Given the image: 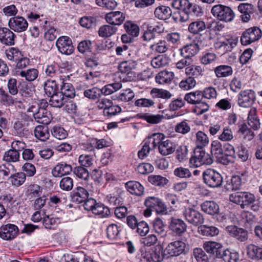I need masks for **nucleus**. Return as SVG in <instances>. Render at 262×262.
Here are the masks:
<instances>
[{
	"label": "nucleus",
	"mask_w": 262,
	"mask_h": 262,
	"mask_svg": "<svg viewBox=\"0 0 262 262\" xmlns=\"http://www.w3.org/2000/svg\"><path fill=\"white\" fill-rule=\"evenodd\" d=\"M28 18L31 20L36 21L38 20L39 25L42 27L45 31L44 37L45 38L49 41H53L57 37L59 34L58 31L54 27L52 26L51 23L47 20H42L40 18V15L31 12L28 14Z\"/></svg>",
	"instance_id": "1"
},
{
	"label": "nucleus",
	"mask_w": 262,
	"mask_h": 262,
	"mask_svg": "<svg viewBox=\"0 0 262 262\" xmlns=\"http://www.w3.org/2000/svg\"><path fill=\"white\" fill-rule=\"evenodd\" d=\"M213 160L209 154L206 153L203 149L195 148L193 155L189 159L191 167H198L203 165H210Z\"/></svg>",
	"instance_id": "2"
},
{
	"label": "nucleus",
	"mask_w": 262,
	"mask_h": 262,
	"mask_svg": "<svg viewBox=\"0 0 262 262\" xmlns=\"http://www.w3.org/2000/svg\"><path fill=\"white\" fill-rule=\"evenodd\" d=\"M211 12L217 19L225 22L232 21L235 17V14L230 7L221 4L213 6Z\"/></svg>",
	"instance_id": "3"
},
{
	"label": "nucleus",
	"mask_w": 262,
	"mask_h": 262,
	"mask_svg": "<svg viewBox=\"0 0 262 262\" xmlns=\"http://www.w3.org/2000/svg\"><path fill=\"white\" fill-rule=\"evenodd\" d=\"M203 179L204 183L211 188L220 187L223 183L221 174L213 169L205 170L203 173Z\"/></svg>",
	"instance_id": "4"
},
{
	"label": "nucleus",
	"mask_w": 262,
	"mask_h": 262,
	"mask_svg": "<svg viewBox=\"0 0 262 262\" xmlns=\"http://www.w3.org/2000/svg\"><path fill=\"white\" fill-rule=\"evenodd\" d=\"M27 112L32 113L35 120L39 123L48 125L51 121L52 115L45 108H38V106L32 105L28 108Z\"/></svg>",
	"instance_id": "5"
},
{
	"label": "nucleus",
	"mask_w": 262,
	"mask_h": 262,
	"mask_svg": "<svg viewBox=\"0 0 262 262\" xmlns=\"http://www.w3.org/2000/svg\"><path fill=\"white\" fill-rule=\"evenodd\" d=\"M261 36V30L257 27H253L246 29L242 33L240 41L242 45L247 46L259 40Z\"/></svg>",
	"instance_id": "6"
},
{
	"label": "nucleus",
	"mask_w": 262,
	"mask_h": 262,
	"mask_svg": "<svg viewBox=\"0 0 262 262\" xmlns=\"http://www.w3.org/2000/svg\"><path fill=\"white\" fill-rule=\"evenodd\" d=\"M229 200L244 208L245 206L253 203L255 201V198L253 194L248 192H237L230 194Z\"/></svg>",
	"instance_id": "7"
},
{
	"label": "nucleus",
	"mask_w": 262,
	"mask_h": 262,
	"mask_svg": "<svg viewBox=\"0 0 262 262\" xmlns=\"http://www.w3.org/2000/svg\"><path fill=\"white\" fill-rule=\"evenodd\" d=\"M238 41L237 37L228 36L216 42L214 47L222 54H224L231 52L236 46Z\"/></svg>",
	"instance_id": "8"
},
{
	"label": "nucleus",
	"mask_w": 262,
	"mask_h": 262,
	"mask_svg": "<svg viewBox=\"0 0 262 262\" xmlns=\"http://www.w3.org/2000/svg\"><path fill=\"white\" fill-rule=\"evenodd\" d=\"M183 215L189 223L193 226H198L204 223L203 215L192 208H186L183 212Z\"/></svg>",
	"instance_id": "9"
},
{
	"label": "nucleus",
	"mask_w": 262,
	"mask_h": 262,
	"mask_svg": "<svg viewBox=\"0 0 262 262\" xmlns=\"http://www.w3.org/2000/svg\"><path fill=\"white\" fill-rule=\"evenodd\" d=\"M86 188L78 186L71 193V201L77 204H80L84 202L89 197L88 191L92 187L91 184H88Z\"/></svg>",
	"instance_id": "10"
},
{
	"label": "nucleus",
	"mask_w": 262,
	"mask_h": 262,
	"mask_svg": "<svg viewBox=\"0 0 262 262\" xmlns=\"http://www.w3.org/2000/svg\"><path fill=\"white\" fill-rule=\"evenodd\" d=\"M186 244L181 240H177L168 244L165 252L169 256H178L185 253Z\"/></svg>",
	"instance_id": "11"
},
{
	"label": "nucleus",
	"mask_w": 262,
	"mask_h": 262,
	"mask_svg": "<svg viewBox=\"0 0 262 262\" xmlns=\"http://www.w3.org/2000/svg\"><path fill=\"white\" fill-rule=\"evenodd\" d=\"M18 227L12 224L3 225L0 227V238L5 241H11L18 234Z\"/></svg>",
	"instance_id": "12"
},
{
	"label": "nucleus",
	"mask_w": 262,
	"mask_h": 262,
	"mask_svg": "<svg viewBox=\"0 0 262 262\" xmlns=\"http://www.w3.org/2000/svg\"><path fill=\"white\" fill-rule=\"evenodd\" d=\"M255 100V94L251 90L241 91L238 94V104L243 107H251Z\"/></svg>",
	"instance_id": "13"
},
{
	"label": "nucleus",
	"mask_w": 262,
	"mask_h": 262,
	"mask_svg": "<svg viewBox=\"0 0 262 262\" xmlns=\"http://www.w3.org/2000/svg\"><path fill=\"white\" fill-rule=\"evenodd\" d=\"M8 26L10 29L17 33H21L27 30L28 23L22 16H14L9 19Z\"/></svg>",
	"instance_id": "14"
},
{
	"label": "nucleus",
	"mask_w": 262,
	"mask_h": 262,
	"mask_svg": "<svg viewBox=\"0 0 262 262\" xmlns=\"http://www.w3.org/2000/svg\"><path fill=\"white\" fill-rule=\"evenodd\" d=\"M56 45L58 51L62 54L70 55L74 50L71 39L66 36L59 37Z\"/></svg>",
	"instance_id": "15"
},
{
	"label": "nucleus",
	"mask_w": 262,
	"mask_h": 262,
	"mask_svg": "<svg viewBox=\"0 0 262 262\" xmlns=\"http://www.w3.org/2000/svg\"><path fill=\"white\" fill-rule=\"evenodd\" d=\"M226 231L231 236L241 242H245L248 238L247 231L236 226H228Z\"/></svg>",
	"instance_id": "16"
},
{
	"label": "nucleus",
	"mask_w": 262,
	"mask_h": 262,
	"mask_svg": "<svg viewBox=\"0 0 262 262\" xmlns=\"http://www.w3.org/2000/svg\"><path fill=\"white\" fill-rule=\"evenodd\" d=\"M186 224L180 219L171 217L169 228L177 235H182L187 230Z\"/></svg>",
	"instance_id": "17"
},
{
	"label": "nucleus",
	"mask_w": 262,
	"mask_h": 262,
	"mask_svg": "<svg viewBox=\"0 0 262 262\" xmlns=\"http://www.w3.org/2000/svg\"><path fill=\"white\" fill-rule=\"evenodd\" d=\"M203 248L209 254L217 257L220 258L223 251L222 245L215 242L207 241L203 244Z\"/></svg>",
	"instance_id": "18"
},
{
	"label": "nucleus",
	"mask_w": 262,
	"mask_h": 262,
	"mask_svg": "<svg viewBox=\"0 0 262 262\" xmlns=\"http://www.w3.org/2000/svg\"><path fill=\"white\" fill-rule=\"evenodd\" d=\"M10 28H0V41L7 46H12L15 43V34Z\"/></svg>",
	"instance_id": "19"
},
{
	"label": "nucleus",
	"mask_w": 262,
	"mask_h": 262,
	"mask_svg": "<svg viewBox=\"0 0 262 262\" xmlns=\"http://www.w3.org/2000/svg\"><path fill=\"white\" fill-rule=\"evenodd\" d=\"M223 157L221 163L227 165L233 162L235 158V151L234 147L230 144L226 143L223 145Z\"/></svg>",
	"instance_id": "20"
},
{
	"label": "nucleus",
	"mask_w": 262,
	"mask_h": 262,
	"mask_svg": "<svg viewBox=\"0 0 262 262\" xmlns=\"http://www.w3.org/2000/svg\"><path fill=\"white\" fill-rule=\"evenodd\" d=\"M238 11L242 14L241 18L243 22H248L251 15L254 12V6L249 3H241L237 7Z\"/></svg>",
	"instance_id": "21"
},
{
	"label": "nucleus",
	"mask_w": 262,
	"mask_h": 262,
	"mask_svg": "<svg viewBox=\"0 0 262 262\" xmlns=\"http://www.w3.org/2000/svg\"><path fill=\"white\" fill-rule=\"evenodd\" d=\"M125 15L121 11H112L108 13L105 15L106 21L113 25L119 26L124 21Z\"/></svg>",
	"instance_id": "22"
},
{
	"label": "nucleus",
	"mask_w": 262,
	"mask_h": 262,
	"mask_svg": "<svg viewBox=\"0 0 262 262\" xmlns=\"http://www.w3.org/2000/svg\"><path fill=\"white\" fill-rule=\"evenodd\" d=\"M72 170V166L66 163H58L52 170V175L54 177H59L70 173Z\"/></svg>",
	"instance_id": "23"
},
{
	"label": "nucleus",
	"mask_w": 262,
	"mask_h": 262,
	"mask_svg": "<svg viewBox=\"0 0 262 262\" xmlns=\"http://www.w3.org/2000/svg\"><path fill=\"white\" fill-rule=\"evenodd\" d=\"M188 0H173L171 1V6L176 9L181 10L180 12V20L184 22L188 19V15L185 14L184 16Z\"/></svg>",
	"instance_id": "24"
},
{
	"label": "nucleus",
	"mask_w": 262,
	"mask_h": 262,
	"mask_svg": "<svg viewBox=\"0 0 262 262\" xmlns=\"http://www.w3.org/2000/svg\"><path fill=\"white\" fill-rule=\"evenodd\" d=\"M125 187L131 194L140 196L143 194L144 188L139 182L135 181H130L125 183Z\"/></svg>",
	"instance_id": "25"
},
{
	"label": "nucleus",
	"mask_w": 262,
	"mask_h": 262,
	"mask_svg": "<svg viewBox=\"0 0 262 262\" xmlns=\"http://www.w3.org/2000/svg\"><path fill=\"white\" fill-rule=\"evenodd\" d=\"M175 148L174 144L169 139L164 140L158 146L159 152L164 156L172 154Z\"/></svg>",
	"instance_id": "26"
},
{
	"label": "nucleus",
	"mask_w": 262,
	"mask_h": 262,
	"mask_svg": "<svg viewBox=\"0 0 262 262\" xmlns=\"http://www.w3.org/2000/svg\"><path fill=\"white\" fill-rule=\"evenodd\" d=\"M35 138L41 141H46L49 139L50 133L47 126L38 125L34 130Z\"/></svg>",
	"instance_id": "27"
},
{
	"label": "nucleus",
	"mask_w": 262,
	"mask_h": 262,
	"mask_svg": "<svg viewBox=\"0 0 262 262\" xmlns=\"http://www.w3.org/2000/svg\"><path fill=\"white\" fill-rule=\"evenodd\" d=\"M38 71L35 68H30L17 73V76L24 78L26 81L31 82L38 76Z\"/></svg>",
	"instance_id": "28"
},
{
	"label": "nucleus",
	"mask_w": 262,
	"mask_h": 262,
	"mask_svg": "<svg viewBox=\"0 0 262 262\" xmlns=\"http://www.w3.org/2000/svg\"><path fill=\"white\" fill-rule=\"evenodd\" d=\"M154 14L158 19L166 20L171 16L172 11L168 6H160L155 9Z\"/></svg>",
	"instance_id": "29"
},
{
	"label": "nucleus",
	"mask_w": 262,
	"mask_h": 262,
	"mask_svg": "<svg viewBox=\"0 0 262 262\" xmlns=\"http://www.w3.org/2000/svg\"><path fill=\"white\" fill-rule=\"evenodd\" d=\"M199 48L196 43H191L184 47L181 49V55L183 57L191 58L199 52Z\"/></svg>",
	"instance_id": "30"
},
{
	"label": "nucleus",
	"mask_w": 262,
	"mask_h": 262,
	"mask_svg": "<svg viewBox=\"0 0 262 262\" xmlns=\"http://www.w3.org/2000/svg\"><path fill=\"white\" fill-rule=\"evenodd\" d=\"M174 74L172 72L162 71L160 72L156 76V81L160 84L170 83L173 79Z\"/></svg>",
	"instance_id": "31"
},
{
	"label": "nucleus",
	"mask_w": 262,
	"mask_h": 262,
	"mask_svg": "<svg viewBox=\"0 0 262 262\" xmlns=\"http://www.w3.org/2000/svg\"><path fill=\"white\" fill-rule=\"evenodd\" d=\"M67 79L62 78V84L61 86L60 93L66 98H72L75 95V91L72 84L66 82Z\"/></svg>",
	"instance_id": "32"
},
{
	"label": "nucleus",
	"mask_w": 262,
	"mask_h": 262,
	"mask_svg": "<svg viewBox=\"0 0 262 262\" xmlns=\"http://www.w3.org/2000/svg\"><path fill=\"white\" fill-rule=\"evenodd\" d=\"M247 251L248 255L251 259H262V247L249 244L247 247Z\"/></svg>",
	"instance_id": "33"
},
{
	"label": "nucleus",
	"mask_w": 262,
	"mask_h": 262,
	"mask_svg": "<svg viewBox=\"0 0 262 262\" xmlns=\"http://www.w3.org/2000/svg\"><path fill=\"white\" fill-rule=\"evenodd\" d=\"M201 209L203 211L210 215L217 214L219 211V205L213 201H205L202 204Z\"/></svg>",
	"instance_id": "34"
},
{
	"label": "nucleus",
	"mask_w": 262,
	"mask_h": 262,
	"mask_svg": "<svg viewBox=\"0 0 262 262\" xmlns=\"http://www.w3.org/2000/svg\"><path fill=\"white\" fill-rule=\"evenodd\" d=\"M137 65V62L133 60H125L121 62L118 66L119 70L122 73L133 74L131 71L135 69Z\"/></svg>",
	"instance_id": "35"
},
{
	"label": "nucleus",
	"mask_w": 262,
	"mask_h": 262,
	"mask_svg": "<svg viewBox=\"0 0 262 262\" xmlns=\"http://www.w3.org/2000/svg\"><path fill=\"white\" fill-rule=\"evenodd\" d=\"M66 99L60 92H58L50 96L49 104L53 107L60 108L63 106Z\"/></svg>",
	"instance_id": "36"
},
{
	"label": "nucleus",
	"mask_w": 262,
	"mask_h": 262,
	"mask_svg": "<svg viewBox=\"0 0 262 262\" xmlns=\"http://www.w3.org/2000/svg\"><path fill=\"white\" fill-rule=\"evenodd\" d=\"M198 232L203 236H214L219 234V230L214 226L201 225L198 227Z\"/></svg>",
	"instance_id": "37"
},
{
	"label": "nucleus",
	"mask_w": 262,
	"mask_h": 262,
	"mask_svg": "<svg viewBox=\"0 0 262 262\" xmlns=\"http://www.w3.org/2000/svg\"><path fill=\"white\" fill-rule=\"evenodd\" d=\"M214 73L217 78L226 77L233 74V70L229 66L220 65L214 69Z\"/></svg>",
	"instance_id": "38"
},
{
	"label": "nucleus",
	"mask_w": 262,
	"mask_h": 262,
	"mask_svg": "<svg viewBox=\"0 0 262 262\" xmlns=\"http://www.w3.org/2000/svg\"><path fill=\"white\" fill-rule=\"evenodd\" d=\"M188 13L196 16H201L203 14V11L202 8L199 5L191 3L188 1L184 16H185V14L188 15Z\"/></svg>",
	"instance_id": "39"
},
{
	"label": "nucleus",
	"mask_w": 262,
	"mask_h": 262,
	"mask_svg": "<svg viewBox=\"0 0 262 262\" xmlns=\"http://www.w3.org/2000/svg\"><path fill=\"white\" fill-rule=\"evenodd\" d=\"M58 85L55 79H48L44 83V91L48 97L58 93Z\"/></svg>",
	"instance_id": "40"
},
{
	"label": "nucleus",
	"mask_w": 262,
	"mask_h": 262,
	"mask_svg": "<svg viewBox=\"0 0 262 262\" xmlns=\"http://www.w3.org/2000/svg\"><path fill=\"white\" fill-rule=\"evenodd\" d=\"M204 99L203 93L201 91H195L187 93L184 97L185 101L190 104H194Z\"/></svg>",
	"instance_id": "41"
},
{
	"label": "nucleus",
	"mask_w": 262,
	"mask_h": 262,
	"mask_svg": "<svg viewBox=\"0 0 262 262\" xmlns=\"http://www.w3.org/2000/svg\"><path fill=\"white\" fill-rule=\"evenodd\" d=\"M26 179V174L23 172L15 173H11V176L8 178L12 185L16 187H18L23 184Z\"/></svg>",
	"instance_id": "42"
},
{
	"label": "nucleus",
	"mask_w": 262,
	"mask_h": 262,
	"mask_svg": "<svg viewBox=\"0 0 262 262\" xmlns=\"http://www.w3.org/2000/svg\"><path fill=\"white\" fill-rule=\"evenodd\" d=\"M207 28V26L204 21L198 19L192 21L189 25L188 30L193 34H198L201 32L204 31Z\"/></svg>",
	"instance_id": "43"
},
{
	"label": "nucleus",
	"mask_w": 262,
	"mask_h": 262,
	"mask_svg": "<svg viewBox=\"0 0 262 262\" xmlns=\"http://www.w3.org/2000/svg\"><path fill=\"white\" fill-rule=\"evenodd\" d=\"M223 146L218 141H213L211 143V152L212 155H214L217 159V160L221 163L223 160Z\"/></svg>",
	"instance_id": "44"
},
{
	"label": "nucleus",
	"mask_w": 262,
	"mask_h": 262,
	"mask_svg": "<svg viewBox=\"0 0 262 262\" xmlns=\"http://www.w3.org/2000/svg\"><path fill=\"white\" fill-rule=\"evenodd\" d=\"M225 262H237L239 259V254L233 250H223L221 256Z\"/></svg>",
	"instance_id": "45"
},
{
	"label": "nucleus",
	"mask_w": 262,
	"mask_h": 262,
	"mask_svg": "<svg viewBox=\"0 0 262 262\" xmlns=\"http://www.w3.org/2000/svg\"><path fill=\"white\" fill-rule=\"evenodd\" d=\"M195 148L203 149L206 146L209 142L207 135L202 131H198L195 134Z\"/></svg>",
	"instance_id": "46"
},
{
	"label": "nucleus",
	"mask_w": 262,
	"mask_h": 262,
	"mask_svg": "<svg viewBox=\"0 0 262 262\" xmlns=\"http://www.w3.org/2000/svg\"><path fill=\"white\" fill-rule=\"evenodd\" d=\"M165 139V136L162 133H154L149 136L146 141L149 144L151 143V147L155 149L157 146H159L160 143Z\"/></svg>",
	"instance_id": "47"
},
{
	"label": "nucleus",
	"mask_w": 262,
	"mask_h": 262,
	"mask_svg": "<svg viewBox=\"0 0 262 262\" xmlns=\"http://www.w3.org/2000/svg\"><path fill=\"white\" fill-rule=\"evenodd\" d=\"M185 73L194 78L199 77L204 74V70L200 66L190 65L185 69Z\"/></svg>",
	"instance_id": "48"
},
{
	"label": "nucleus",
	"mask_w": 262,
	"mask_h": 262,
	"mask_svg": "<svg viewBox=\"0 0 262 262\" xmlns=\"http://www.w3.org/2000/svg\"><path fill=\"white\" fill-rule=\"evenodd\" d=\"M256 110L255 108H252L249 111L248 120V124L254 129H257L260 126L259 120L256 116Z\"/></svg>",
	"instance_id": "49"
},
{
	"label": "nucleus",
	"mask_w": 262,
	"mask_h": 262,
	"mask_svg": "<svg viewBox=\"0 0 262 262\" xmlns=\"http://www.w3.org/2000/svg\"><path fill=\"white\" fill-rule=\"evenodd\" d=\"M238 133L241 137L247 141L251 140L254 136L253 132L245 123L239 126Z\"/></svg>",
	"instance_id": "50"
},
{
	"label": "nucleus",
	"mask_w": 262,
	"mask_h": 262,
	"mask_svg": "<svg viewBox=\"0 0 262 262\" xmlns=\"http://www.w3.org/2000/svg\"><path fill=\"white\" fill-rule=\"evenodd\" d=\"M169 58L164 55H159L151 60V65L154 68H163L169 63Z\"/></svg>",
	"instance_id": "51"
},
{
	"label": "nucleus",
	"mask_w": 262,
	"mask_h": 262,
	"mask_svg": "<svg viewBox=\"0 0 262 262\" xmlns=\"http://www.w3.org/2000/svg\"><path fill=\"white\" fill-rule=\"evenodd\" d=\"M143 258L145 259L147 261L150 262V259L154 262H161L163 260V255L162 254V250L161 246L157 247V251H155L151 255H148V254L145 253V255L143 256Z\"/></svg>",
	"instance_id": "52"
},
{
	"label": "nucleus",
	"mask_w": 262,
	"mask_h": 262,
	"mask_svg": "<svg viewBox=\"0 0 262 262\" xmlns=\"http://www.w3.org/2000/svg\"><path fill=\"white\" fill-rule=\"evenodd\" d=\"M190 130V121L187 120L178 123L174 127L175 132L182 135H185L189 133Z\"/></svg>",
	"instance_id": "53"
},
{
	"label": "nucleus",
	"mask_w": 262,
	"mask_h": 262,
	"mask_svg": "<svg viewBox=\"0 0 262 262\" xmlns=\"http://www.w3.org/2000/svg\"><path fill=\"white\" fill-rule=\"evenodd\" d=\"M14 167L11 164L7 163L0 166V180H5L14 172Z\"/></svg>",
	"instance_id": "54"
},
{
	"label": "nucleus",
	"mask_w": 262,
	"mask_h": 262,
	"mask_svg": "<svg viewBox=\"0 0 262 262\" xmlns=\"http://www.w3.org/2000/svg\"><path fill=\"white\" fill-rule=\"evenodd\" d=\"M150 94L152 98H160L165 99H169L171 97V94L167 90L153 88L150 92Z\"/></svg>",
	"instance_id": "55"
},
{
	"label": "nucleus",
	"mask_w": 262,
	"mask_h": 262,
	"mask_svg": "<svg viewBox=\"0 0 262 262\" xmlns=\"http://www.w3.org/2000/svg\"><path fill=\"white\" fill-rule=\"evenodd\" d=\"M19 153L15 150L10 149L6 151L3 156V160L8 163L16 162L19 161Z\"/></svg>",
	"instance_id": "56"
},
{
	"label": "nucleus",
	"mask_w": 262,
	"mask_h": 262,
	"mask_svg": "<svg viewBox=\"0 0 262 262\" xmlns=\"http://www.w3.org/2000/svg\"><path fill=\"white\" fill-rule=\"evenodd\" d=\"M116 31V27L107 25L100 27L98 31V33L99 36L102 37H107L115 33Z\"/></svg>",
	"instance_id": "57"
},
{
	"label": "nucleus",
	"mask_w": 262,
	"mask_h": 262,
	"mask_svg": "<svg viewBox=\"0 0 262 262\" xmlns=\"http://www.w3.org/2000/svg\"><path fill=\"white\" fill-rule=\"evenodd\" d=\"M124 28L128 35L132 37H137L139 35L140 31L139 27L132 21H126L124 24Z\"/></svg>",
	"instance_id": "58"
},
{
	"label": "nucleus",
	"mask_w": 262,
	"mask_h": 262,
	"mask_svg": "<svg viewBox=\"0 0 262 262\" xmlns=\"http://www.w3.org/2000/svg\"><path fill=\"white\" fill-rule=\"evenodd\" d=\"M140 118L145 120L150 124H157L160 123L163 118L161 115H152L148 113H144L140 115Z\"/></svg>",
	"instance_id": "59"
},
{
	"label": "nucleus",
	"mask_w": 262,
	"mask_h": 262,
	"mask_svg": "<svg viewBox=\"0 0 262 262\" xmlns=\"http://www.w3.org/2000/svg\"><path fill=\"white\" fill-rule=\"evenodd\" d=\"M96 215H99L101 217H105L110 214V210L109 208L105 206L103 204L97 203L93 212Z\"/></svg>",
	"instance_id": "60"
},
{
	"label": "nucleus",
	"mask_w": 262,
	"mask_h": 262,
	"mask_svg": "<svg viewBox=\"0 0 262 262\" xmlns=\"http://www.w3.org/2000/svg\"><path fill=\"white\" fill-rule=\"evenodd\" d=\"M59 185L63 191H70L74 186L73 179L70 177H64L60 180Z\"/></svg>",
	"instance_id": "61"
},
{
	"label": "nucleus",
	"mask_w": 262,
	"mask_h": 262,
	"mask_svg": "<svg viewBox=\"0 0 262 262\" xmlns=\"http://www.w3.org/2000/svg\"><path fill=\"white\" fill-rule=\"evenodd\" d=\"M52 136L59 140L65 139L68 136L67 132L60 126H54L51 130Z\"/></svg>",
	"instance_id": "62"
},
{
	"label": "nucleus",
	"mask_w": 262,
	"mask_h": 262,
	"mask_svg": "<svg viewBox=\"0 0 262 262\" xmlns=\"http://www.w3.org/2000/svg\"><path fill=\"white\" fill-rule=\"evenodd\" d=\"M152 227L154 231L158 234L162 235L166 234L165 225L160 218L157 217L154 220Z\"/></svg>",
	"instance_id": "63"
},
{
	"label": "nucleus",
	"mask_w": 262,
	"mask_h": 262,
	"mask_svg": "<svg viewBox=\"0 0 262 262\" xmlns=\"http://www.w3.org/2000/svg\"><path fill=\"white\" fill-rule=\"evenodd\" d=\"M193 254L197 262H209L208 255L202 248H194Z\"/></svg>",
	"instance_id": "64"
}]
</instances>
